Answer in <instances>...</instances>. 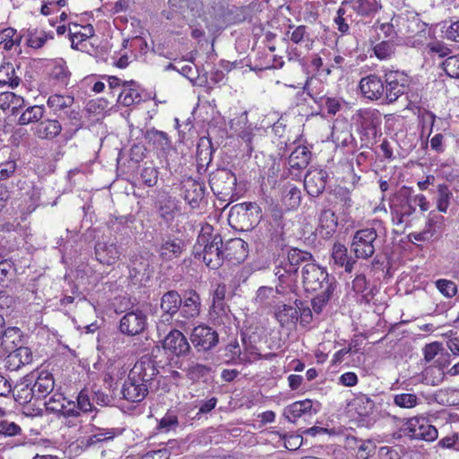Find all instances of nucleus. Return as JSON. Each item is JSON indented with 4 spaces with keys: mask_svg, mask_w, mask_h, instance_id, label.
<instances>
[{
    "mask_svg": "<svg viewBox=\"0 0 459 459\" xmlns=\"http://www.w3.org/2000/svg\"><path fill=\"white\" fill-rule=\"evenodd\" d=\"M150 261L149 257L143 255H133L128 265V278L134 285H142L150 278Z\"/></svg>",
    "mask_w": 459,
    "mask_h": 459,
    "instance_id": "nucleus-13",
    "label": "nucleus"
},
{
    "mask_svg": "<svg viewBox=\"0 0 459 459\" xmlns=\"http://www.w3.org/2000/svg\"><path fill=\"white\" fill-rule=\"evenodd\" d=\"M444 217L441 215H437L433 213L432 212L429 214L428 220L426 221L425 227L422 230L426 232L429 238H432L437 232V229L439 228V224L442 223Z\"/></svg>",
    "mask_w": 459,
    "mask_h": 459,
    "instance_id": "nucleus-48",
    "label": "nucleus"
},
{
    "mask_svg": "<svg viewBox=\"0 0 459 459\" xmlns=\"http://www.w3.org/2000/svg\"><path fill=\"white\" fill-rule=\"evenodd\" d=\"M327 178V172L323 169H314L307 171L304 179L307 194L313 197L319 196L325 188Z\"/></svg>",
    "mask_w": 459,
    "mask_h": 459,
    "instance_id": "nucleus-16",
    "label": "nucleus"
},
{
    "mask_svg": "<svg viewBox=\"0 0 459 459\" xmlns=\"http://www.w3.org/2000/svg\"><path fill=\"white\" fill-rule=\"evenodd\" d=\"M147 325L146 315L141 310L126 313L120 320L119 329L127 335H136L142 333Z\"/></svg>",
    "mask_w": 459,
    "mask_h": 459,
    "instance_id": "nucleus-14",
    "label": "nucleus"
},
{
    "mask_svg": "<svg viewBox=\"0 0 459 459\" xmlns=\"http://www.w3.org/2000/svg\"><path fill=\"white\" fill-rule=\"evenodd\" d=\"M275 292L279 293L277 288L273 290L272 287H260L256 291L255 302L264 306L270 305Z\"/></svg>",
    "mask_w": 459,
    "mask_h": 459,
    "instance_id": "nucleus-50",
    "label": "nucleus"
},
{
    "mask_svg": "<svg viewBox=\"0 0 459 459\" xmlns=\"http://www.w3.org/2000/svg\"><path fill=\"white\" fill-rule=\"evenodd\" d=\"M61 128L59 121L45 118L43 120H36L34 130L39 137L48 139L59 134Z\"/></svg>",
    "mask_w": 459,
    "mask_h": 459,
    "instance_id": "nucleus-25",
    "label": "nucleus"
},
{
    "mask_svg": "<svg viewBox=\"0 0 459 459\" xmlns=\"http://www.w3.org/2000/svg\"><path fill=\"white\" fill-rule=\"evenodd\" d=\"M55 381L52 374L47 370H42L38 374L32 387L30 390H25L27 393L25 399H27L28 396H30V398L36 397L37 399L45 398L53 391ZM22 391L24 392V389Z\"/></svg>",
    "mask_w": 459,
    "mask_h": 459,
    "instance_id": "nucleus-15",
    "label": "nucleus"
},
{
    "mask_svg": "<svg viewBox=\"0 0 459 459\" xmlns=\"http://www.w3.org/2000/svg\"><path fill=\"white\" fill-rule=\"evenodd\" d=\"M301 278L304 289L307 292L316 293L311 304L314 312L320 314L337 287L336 280L329 275L325 267L316 263L313 255L301 267Z\"/></svg>",
    "mask_w": 459,
    "mask_h": 459,
    "instance_id": "nucleus-1",
    "label": "nucleus"
},
{
    "mask_svg": "<svg viewBox=\"0 0 459 459\" xmlns=\"http://www.w3.org/2000/svg\"><path fill=\"white\" fill-rule=\"evenodd\" d=\"M70 39L72 47L78 45L79 42L86 40L94 36V29L91 24L79 27L77 24L74 25V29H69Z\"/></svg>",
    "mask_w": 459,
    "mask_h": 459,
    "instance_id": "nucleus-33",
    "label": "nucleus"
},
{
    "mask_svg": "<svg viewBox=\"0 0 459 459\" xmlns=\"http://www.w3.org/2000/svg\"><path fill=\"white\" fill-rule=\"evenodd\" d=\"M290 29L293 30L291 32L288 31L287 35L290 34V39L295 44H301L303 42L311 41L310 35L307 31V27L304 25L299 26H290Z\"/></svg>",
    "mask_w": 459,
    "mask_h": 459,
    "instance_id": "nucleus-47",
    "label": "nucleus"
},
{
    "mask_svg": "<svg viewBox=\"0 0 459 459\" xmlns=\"http://www.w3.org/2000/svg\"><path fill=\"white\" fill-rule=\"evenodd\" d=\"M351 126L343 117L334 120L332 126V138L337 145L348 146L353 140Z\"/></svg>",
    "mask_w": 459,
    "mask_h": 459,
    "instance_id": "nucleus-20",
    "label": "nucleus"
},
{
    "mask_svg": "<svg viewBox=\"0 0 459 459\" xmlns=\"http://www.w3.org/2000/svg\"><path fill=\"white\" fill-rule=\"evenodd\" d=\"M120 253L115 243L98 240L95 245V256L97 260L107 265L114 264L119 258Z\"/></svg>",
    "mask_w": 459,
    "mask_h": 459,
    "instance_id": "nucleus-18",
    "label": "nucleus"
},
{
    "mask_svg": "<svg viewBox=\"0 0 459 459\" xmlns=\"http://www.w3.org/2000/svg\"><path fill=\"white\" fill-rule=\"evenodd\" d=\"M186 377L195 383L212 372V368L198 362H191L185 369Z\"/></svg>",
    "mask_w": 459,
    "mask_h": 459,
    "instance_id": "nucleus-35",
    "label": "nucleus"
},
{
    "mask_svg": "<svg viewBox=\"0 0 459 459\" xmlns=\"http://www.w3.org/2000/svg\"><path fill=\"white\" fill-rule=\"evenodd\" d=\"M196 250L203 251V260L211 269H218L222 265L225 257L222 238L218 233H213V228L206 223L200 230L195 246Z\"/></svg>",
    "mask_w": 459,
    "mask_h": 459,
    "instance_id": "nucleus-4",
    "label": "nucleus"
},
{
    "mask_svg": "<svg viewBox=\"0 0 459 459\" xmlns=\"http://www.w3.org/2000/svg\"><path fill=\"white\" fill-rule=\"evenodd\" d=\"M377 233L373 228H367L357 230L353 236L351 245V251L359 259H368L375 253V241Z\"/></svg>",
    "mask_w": 459,
    "mask_h": 459,
    "instance_id": "nucleus-7",
    "label": "nucleus"
},
{
    "mask_svg": "<svg viewBox=\"0 0 459 459\" xmlns=\"http://www.w3.org/2000/svg\"><path fill=\"white\" fill-rule=\"evenodd\" d=\"M312 407L310 400H304L293 403L285 409L284 414L290 421H294L296 419L301 417L305 412L309 411Z\"/></svg>",
    "mask_w": 459,
    "mask_h": 459,
    "instance_id": "nucleus-34",
    "label": "nucleus"
},
{
    "mask_svg": "<svg viewBox=\"0 0 459 459\" xmlns=\"http://www.w3.org/2000/svg\"><path fill=\"white\" fill-rule=\"evenodd\" d=\"M275 316L281 326L295 323L299 318V312L296 307L290 305H282L278 307Z\"/></svg>",
    "mask_w": 459,
    "mask_h": 459,
    "instance_id": "nucleus-32",
    "label": "nucleus"
},
{
    "mask_svg": "<svg viewBox=\"0 0 459 459\" xmlns=\"http://www.w3.org/2000/svg\"><path fill=\"white\" fill-rule=\"evenodd\" d=\"M453 193L446 184H439L437 186L436 204L438 212L446 213L450 205Z\"/></svg>",
    "mask_w": 459,
    "mask_h": 459,
    "instance_id": "nucleus-31",
    "label": "nucleus"
},
{
    "mask_svg": "<svg viewBox=\"0 0 459 459\" xmlns=\"http://www.w3.org/2000/svg\"><path fill=\"white\" fill-rule=\"evenodd\" d=\"M262 218L261 208L256 203H241L231 207L230 220L243 231L254 229Z\"/></svg>",
    "mask_w": 459,
    "mask_h": 459,
    "instance_id": "nucleus-5",
    "label": "nucleus"
},
{
    "mask_svg": "<svg viewBox=\"0 0 459 459\" xmlns=\"http://www.w3.org/2000/svg\"><path fill=\"white\" fill-rule=\"evenodd\" d=\"M385 99L392 103L403 95L409 85V77L399 70H385Z\"/></svg>",
    "mask_w": 459,
    "mask_h": 459,
    "instance_id": "nucleus-8",
    "label": "nucleus"
},
{
    "mask_svg": "<svg viewBox=\"0 0 459 459\" xmlns=\"http://www.w3.org/2000/svg\"><path fill=\"white\" fill-rule=\"evenodd\" d=\"M211 315L218 324L226 325L230 322V309L224 302L212 303Z\"/></svg>",
    "mask_w": 459,
    "mask_h": 459,
    "instance_id": "nucleus-42",
    "label": "nucleus"
},
{
    "mask_svg": "<svg viewBox=\"0 0 459 459\" xmlns=\"http://www.w3.org/2000/svg\"><path fill=\"white\" fill-rule=\"evenodd\" d=\"M348 10V7L342 4L337 11V16L334 18L338 30L342 33H346L349 30V24L347 23L349 17L347 14Z\"/></svg>",
    "mask_w": 459,
    "mask_h": 459,
    "instance_id": "nucleus-52",
    "label": "nucleus"
},
{
    "mask_svg": "<svg viewBox=\"0 0 459 459\" xmlns=\"http://www.w3.org/2000/svg\"><path fill=\"white\" fill-rule=\"evenodd\" d=\"M65 397H64L61 394H53L47 402H45V406L47 411L57 412L62 408V405L65 403Z\"/></svg>",
    "mask_w": 459,
    "mask_h": 459,
    "instance_id": "nucleus-56",
    "label": "nucleus"
},
{
    "mask_svg": "<svg viewBox=\"0 0 459 459\" xmlns=\"http://www.w3.org/2000/svg\"><path fill=\"white\" fill-rule=\"evenodd\" d=\"M182 306V298L177 290H169L160 298V307L162 312L157 325L158 331L162 325L171 323L173 316L177 315Z\"/></svg>",
    "mask_w": 459,
    "mask_h": 459,
    "instance_id": "nucleus-10",
    "label": "nucleus"
},
{
    "mask_svg": "<svg viewBox=\"0 0 459 459\" xmlns=\"http://www.w3.org/2000/svg\"><path fill=\"white\" fill-rule=\"evenodd\" d=\"M21 428L14 422H10L7 420L0 421V434L12 437L18 435L21 432Z\"/></svg>",
    "mask_w": 459,
    "mask_h": 459,
    "instance_id": "nucleus-61",
    "label": "nucleus"
},
{
    "mask_svg": "<svg viewBox=\"0 0 459 459\" xmlns=\"http://www.w3.org/2000/svg\"><path fill=\"white\" fill-rule=\"evenodd\" d=\"M442 66L446 74L453 78H459V56H448Z\"/></svg>",
    "mask_w": 459,
    "mask_h": 459,
    "instance_id": "nucleus-49",
    "label": "nucleus"
},
{
    "mask_svg": "<svg viewBox=\"0 0 459 459\" xmlns=\"http://www.w3.org/2000/svg\"><path fill=\"white\" fill-rule=\"evenodd\" d=\"M359 88L363 95L370 100H378L385 92L384 82L376 74L363 77L360 80Z\"/></svg>",
    "mask_w": 459,
    "mask_h": 459,
    "instance_id": "nucleus-19",
    "label": "nucleus"
},
{
    "mask_svg": "<svg viewBox=\"0 0 459 459\" xmlns=\"http://www.w3.org/2000/svg\"><path fill=\"white\" fill-rule=\"evenodd\" d=\"M187 242L178 236L169 234L160 238L156 251L163 263L178 259L186 252Z\"/></svg>",
    "mask_w": 459,
    "mask_h": 459,
    "instance_id": "nucleus-6",
    "label": "nucleus"
},
{
    "mask_svg": "<svg viewBox=\"0 0 459 459\" xmlns=\"http://www.w3.org/2000/svg\"><path fill=\"white\" fill-rule=\"evenodd\" d=\"M325 106L327 112L333 115L337 112L348 113L351 111V106L341 99L327 98Z\"/></svg>",
    "mask_w": 459,
    "mask_h": 459,
    "instance_id": "nucleus-44",
    "label": "nucleus"
},
{
    "mask_svg": "<svg viewBox=\"0 0 459 459\" xmlns=\"http://www.w3.org/2000/svg\"><path fill=\"white\" fill-rule=\"evenodd\" d=\"M311 259V253L299 248H291L287 251L286 256L283 255L277 259L274 274L279 280V285H277L279 294L284 295L294 290L299 267Z\"/></svg>",
    "mask_w": 459,
    "mask_h": 459,
    "instance_id": "nucleus-3",
    "label": "nucleus"
},
{
    "mask_svg": "<svg viewBox=\"0 0 459 459\" xmlns=\"http://www.w3.org/2000/svg\"><path fill=\"white\" fill-rule=\"evenodd\" d=\"M74 99L69 95L55 94L48 98V104L54 112L63 111L65 114L74 113L73 108Z\"/></svg>",
    "mask_w": 459,
    "mask_h": 459,
    "instance_id": "nucleus-28",
    "label": "nucleus"
},
{
    "mask_svg": "<svg viewBox=\"0 0 459 459\" xmlns=\"http://www.w3.org/2000/svg\"><path fill=\"white\" fill-rule=\"evenodd\" d=\"M412 436L426 441H433L437 437V429L430 424H420L418 428L414 426L411 429Z\"/></svg>",
    "mask_w": 459,
    "mask_h": 459,
    "instance_id": "nucleus-39",
    "label": "nucleus"
},
{
    "mask_svg": "<svg viewBox=\"0 0 459 459\" xmlns=\"http://www.w3.org/2000/svg\"><path fill=\"white\" fill-rule=\"evenodd\" d=\"M180 212L178 201L170 196H163L159 201L160 216L166 221H171Z\"/></svg>",
    "mask_w": 459,
    "mask_h": 459,
    "instance_id": "nucleus-27",
    "label": "nucleus"
},
{
    "mask_svg": "<svg viewBox=\"0 0 459 459\" xmlns=\"http://www.w3.org/2000/svg\"><path fill=\"white\" fill-rule=\"evenodd\" d=\"M200 297L195 290H190L184 299L180 307V315L185 318H195L200 314Z\"/></svg>",
    "mask_w": 459,
    "mask_h": 459,
    "instance_id": "nucleus-24",
    "label": "nucleus"
},
{
    "mask_svg": "<svg viewBox=\"0 0 459 459\" xmlns=\"http://www.w3.org/2000/svg\"><path fill=\"white\" fill-rule=\"evenodd\" d=\"M69 76L70 73L62 62L56 64L50 72V78L54 81L55 84L59 87L68 84Z\"/></svg>",
    "mask_w": 459,
    "mask_h": 459,
    "instance_id": "nucleus-37",
    "label": "nucleus"
},
{
    "mask_svg": "<svg viewBox=\"0 0 459 459\" xmlns=\"http://www.w3.org/2000/svg\"><path fill=\"white\" fill-rule=\"evenodd\" d=\"M374 53L380 60L390 59L394 53V44L390 40H383L374 47Z\"/></svg>",
    "mask_w": 459,
    "mask_h": 459,
    "instance_id": "nucleus-46",
    "label": "nucleus"
},
{
    "mask_svg": "<svg viewBox=\"0 0 459 459\" xmlns=\"http://www.w3.org/2000/svg\"><path fill=\"white\" fill-rule=\"evenodd\" d=\"M310 155L307 147L299 145L289 155V165L292 169H304L309 162Z\"/></svg>",
    "mask_w": 459,
    "mask_h": 459,
    "instance_id": "nucleus-29",
    "label": "nucleus"
},
{
    "mask_svg": "<svg viewBox=\"0 0 459 459\" xmlns=\"http://www.w3.org/2000/svg\"><path fill=\"white\" fill-rule=\"evenodd\" d=\"M141 179L147 186H152L157 183L158 171L153 167H145L141 171Z\"/></svg>",
    "mask_w": 459,
    "mask_h": 459,
    "instance_id": "nucleus-55",
    "label": "nucleus"
},
{
    "mask_svg": "<svg viewBox=\"0 0 459 459\" xmlns=\"http://www.w3.org/2000/svg\"><path fill=\"white\" fill-rule=\"evenodd\" d=\"M162 348L167 354L177 357L186 356L191 347L186 337L177 329H172L163 339Z\"/></svg>",
    "mask_w": 459,
    "mask_h": 459,
    "instance_id": "nucleus-12",
    "label": "nucleus"
},
{
    "mask_svg": "<svg viewBox=\"0 0 459 459\" xmlns=\"http://www.w3.org/2000/svg\"><path fill=\"white\" fill-rule=\"evenodd\" d=\"M151 358L143 357L129 371L121 388L122 397L131 403H139L148 394L149 388L158 374Z\"/></svg>",
    "mask_w": 459,
    "mask_h": 459,
    "instance_id": "nucleus-2",
    "label": "nucleus"
},
{
    "mask_svg": "<svg viewBox=\"0 0 459 459\" xmlns=\"http://www.w3.org/2000/svg\"><path fill=\"white\" fill-rule=\"evenodd\" d=\"M57 412L66 418H77L80 416V411L77 410L75 403L66 399L65 404L62 405L61 410L57 411Z\"/></svg>",
    "mask_w": 459,
    "mask_h": 459,
    "instance_id": "nucleus-63",
    "label": "nucleus"
},
{
    "mask_svg": "<svg viewBox=\"0 0 459 459\" xmlns=\"http://www.w3.org/2000/svg\"><path fill=\"white\" fill-rule=\"evenodd\" d=\"M436 286L437 290L447 298H452L457 293V286L452 281L439 279L436 281Z\"/></svg>",
    "mask_w": 459,
    "mask_h": 459,
    "instance_id": "nucleus-51",
    "label": "nucleus"
},
{
    "mask_svg": "<svg viewBox=\"0 0 459 459\" xmlns=\"http://www.w3.org/2000/svg\"><path fill=\"white\" fill-rule=\"evenodd\" d=\"M150 142L155 146L156 149L166 152L170 147V141L166 133L155 129L150 130L147 133Z\"/></svg>",
    "mask_w": 459,
    "mask_h": 459,
    "instance_id": "nucleus-38",
    "label": "nucleus"
},
{
    "mask_svg": "<svg viewBox=\"0 0 459 459\" xmlns=\"http://www.w3.org/2000/svg\"><path fill=\"white\" fill-rule=\"evenodd\" d=\"M114 429H101L99 432L91 435L86 441L87 446H95L99 443L112 440L116 436Z\"/></svg>",
    "mask_w": 459,
    "mask_h": 459,
    "instance_id": "nucleus-45",
    "label": "nucleus"
},
{
    "mask_svg": "<svg viewBox=\"0 0 459 459\" xmlns=\"http://www.w3.org/2000/svg\"><path fill=\"white\" fill-rule=\"evenodd\" d=\"M444 37L451 41L459 42V21L452 22L448 26H444Z\"/></svg>",
    "mask_w": 459,
    "mask_h": 459,
    "instance_id": "nucleus-60",
    "label": "nucleus"
},
{
    "mask_svg": "<svg viewBox=\"0 0 459 459\" xmlns=\"http://www.w3.org/2000/svg\"><path fill=\"white\" fill-rule=\"evenodd\" d=\"M419 403L420 399L412 393H401L394 395V403L400 408L411 409Z\"/></svg>",
    "mask_w": 459,
    "mask_h": 459,
    "instance_id": "nucleus-41",
    "label": "nucleus"
},
{
    "mask_svg": "<svg viewBox=\"0 0 459 459\" xmlns=\"http://www.w3.org/2000/svg\"><path fill=\"white\" fill-rule=\"evenodd\" d=\"M442 350V344L438 342L427 344L423 349L425 360L430 362Z\"/></svg>",
    "mask_w": 459,
    "mask_h": 459,
    "instance_id": "nucleus-59",
    "label": "nucleus"
},
{
    "mask_svg": "<svg viewBox=\"0 0 459 459\" xmlns=\"http://www.w3.org/2000/svg\"><path fill=\"white\" fill-rule=\"evenodd\" d=\"M21 37L16 33L13 28H6L0 31V46L3 45L4 48L10 50L14 45L19 44Z\"/></svg>",
    "mask_w": 459,
    "mask_h": 459,
    "instance_id": "nucleus-43",
    "label": "nucleus"
},
{
    "mask_svg": "<svg viewBox=\"0 0 459 459\" xmlns=\"http://www.w3.org/2000/svg\"><path fill=\"white\" fill-rule=\"evenodd\" d=\"M351 404L359 416L369 415L373 411L375 406L374 402L369 397L363 394L357 396L352 401Z\"/></svg>",
    "mask_w": 459,
    "mask_h": 459,
    "instance_id": "nucleus-40",
    "label": "nucleus"
},
{
    "mask_svg": "<svg viewBox=\"0 0 459 459\" xmlns=\"http://www.w3.org/2000/svg\"><path fill=\"white\" fill-rule=\"evenodd\" d=\"M376 30H380L385 38L391 42L397 37V31L394 30V19L391 22L379 23L377 22L374 25Z\"/></svg>",
    "mask_w": 459,
    "mask_h": 459,
    "instance_id": "nucleus-54",
    "label": "nucleus"
},
{
    "mask_svg": "<svg viewBox=\"0 0 459 459\" xmlns=\"http://www.w3.org/2000/svg\"><path fill=\"white\" fill-rule=\"evenodd\" d=\"M430 53L437 55L439 57H445L451 54V49L442 41H435L428 44Z\"/></svg>",
    "mask_w": 459,
    "mask_h": 459,
    "instance_id": "nucleus-57",
    "label": "nucleus"
},
{
    "mask_svg": "<svg viewBox=\"0 0 459 459\" xmlns=\"http://www.w3.org/2000/svg\"><path fill=\"white\" fill-rule=\"evenodd\" d=\"M77 410L81 412H89L92 411V404L90 402L89 396L84 392H80L77 396Z\"/></svg>",
    "mask_w": 459,
    "mask_h": 459,
    "instance_id": "nucleus-64",
    "label": "nucleus"
},
{
    "mask_svg": "<svg viewBox=\"0 0 459 459\" xmlns=\"http://www.w3.org/2000/svg\"><path fill=\"white\" fill-rule=\"evenodd\" d=\"M17 169L15 160H10L0 163V181L11 178Z\"/></svg>",
    "mask_w": 459,
    "mask_h": 459,
    "instance_id": "nucleus-58",
    "label": "nucleus"
},
{
    "mask_svg": "<svg viewBox=\"0 0 459 459\" xmlns=\"http://www.w3.org/2000/svg\"><path fill=\"white\" fill-rule=\"evenodd\" d=\"M182 191L185 201L192 208L199 206L204 195V186L203 184L188 178L182 182Z\"/></svg>",
    "mask_w": 459,
    "mask_h": 459,
    "instance_id": "nucleus-17",
    "label": "nucleus"
},
{
    "mask_svg": "<svg viewBox=\"0 0 459 459\" xmlns=\"http://www.w3.org/2000/svg\"><path fill=\"white\" fill-rule=\"evenodd\" d=\"M190 341L198 351H208L218 344L219 334L212 327L200 325L192 330Z\"/></svg>",
    "mask_w": 459,
    "mask_h": 459,
    "instance_id": "nucleus-11",
    "label": "nucleus"
},
{
    "mask_svg": "<svg viewBox=\"0 0 459 459\" xmlns=\"http://www.w3.org/2000/svg\"><path fill=\"white\" fill-rule=\"evenodd\" d=\"M226 363L243 364L247 361L246 357L241 356V349L238 341L230 342L224 349Z\"/></svg>",
    "mask_w": 459,
    "mask_h": 459,
    "instance_id": "nucleus-36",
    "label": "nucleus"
},
{
    "mask_svg": "<svg viewBox=\"0 0 459 459\" xmlns=\"http://www.w3.org/2000/svg\"><path fill=\"white\" fill-rule=\"evenodd\" d=\"M331 262L338 267H344L345 272L351 273L356 260L348 256L347 247L341 243H334L332 247Z\"/></svg>",
    "mask_w": 459,
    "mask_h": 459,
    "instance_id": "nucleus-23",
    "label": "nucleus"
},
{
    "mask_svg": "<svg viewBox=\"0 0 459 459\" xmlns=\"http://www.w3.org/2000/svg\"><path fill=\"white\" fill-rule=\"evenodd\" d=\"M108 108V101L104 99H98L91 100L87 105V110L89 113L95 115H100L105 112Z\"/></svg>",
    "mask_w": 459,
    "mask_h": 459,
    "instance_id": "nucleus-62",
    "label": "nucleus"
},
{
    "mask_svg": "<svg viewBox=\"0 0 459 459\" xmlns=\"http://www.w3.org/2000/svg\"><path fill=\"white\" fill-rule=\"evenodd\" d=\"M141 100L142 95L138 84L133 80L123 82V89L117 98L118 103L125 107H130Z\"/></svg>",
    "mask_w": 459,
    "mask_h": 459,
    "instance_id": "nucleus-22",
    "label": "nucleus"
},
{
    "mask_svg": "<svg viewBox=\"0 0 459 459\" xmlns=\"http://www.w3.org/2000/svg\"><path fill=\"white\" fill-rule=\"evenodd\" d=\"M320 233L324 238H330L335 232L338 226L335 213L330 209L323 210L319 215Z\"/></svg>",
    "mask_w": 459,
    "mask_h": 459,
    "instance_id": "nucleus-26",
    "label": "nucleus"
},
{
    "mask_svg": "<svg viewBox=\"0 0 459 459\" xmlns=\"http://www.w3.org/2000/svg\"><path fill=\"white\" fill-rule=\"evenodd\" d=\"M209 184L213 193L221 198L232 197L237 185V178L230 169H217L211 176Z\"/></svg>",
    "mask_w": 459,
    "mask_h": 459,
    "instance_id": "nucleus-9",
    "label": "nucleus"
},
{
    "mask_svg": "<svg viewBox=\"0 0 459 459\" xmlns=\"http://www.w3.org/2000/svg\"><path fill=\"white\" fill-rule=\"evenodd\" d=\"M342 5L362 17L371 16L381 8L377 0H346L342 2Z\"/></svg>",
    "mask_w": 459,
    "mask_h": 459,
    "instance_id": "nucleus-21",
    "label": "nucleus"
},
{
    "mask_svg": "<svg viewBox=\"0 0 459 459\" xmlns=\"http://www.w3.org/2000/svg\"><path fill=\"white\" fill-rule=\"evenodd\" d=\"M20 82L21 78L16 75L13 64L6 63L0 66V84L14 89Z\"/></svg>",
    "mask_w": 459,
    "mask_h": 459,
    "instance_id": "nucleus-30",
    "label": "nucleus"
},
{
    "mask_svg": "<svg viewBox=\"0 0 459 459\" xmlns=\"http://www.w3.org/2000/svg\"><path fill=\"white\" fill-rule=\"evenodd\" d=\"M48 35L44 31H30L27 39L28 45L33 48H41L47 41Z\"/></svg>",
    "mask_w": 459,
    "mask_h": 459,
    "instance_id": "nucleus-53",
    "label": "nucleus"
}]
</instances>
